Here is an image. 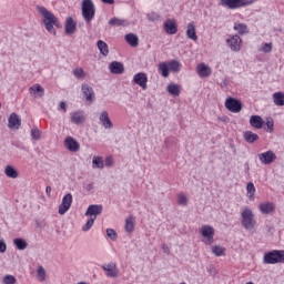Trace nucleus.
<instances>
[{
	"mask_svg": "<svg viewBox=\"0 0 284 284\" xmlns=\"http://www.w3.org/2000/svg\"><path fill=\"white\" fill-rule=\"evenodd\" d=\"M109 26L112 28H128V26H130V21L113 17L109 20Z\"/></svg>",
	"mask_w": 284,
	"mask_h": 284,
	"instance_id": "f3484780",
	"label": "nucleus"
},
{
	"mask_svg": "<svg viewBox=\"0 0 284 284\" xmlns=\"http://www.w3.org/2000/svg\"><path fill=\"white\" fill-rule=\"evenodd\" d=\"M106 236H109L111 241H116V239H119V234H116L114 229H106Z\"/></svg>",
	"mask_w": 284,
	"mask_h": 284,
	"instance_id": "49530a36",
	"label": "nucleus"
},
{
	"mask_svg": "<svg viewBox=\"0 0 284 284\" xmlns=\"http://www.w3.org/2000/svg\"><path fill=\"white\" fill-rule=\"evenodd\" d=\"M275 257L277 263H284V250H275Z\"/></svg>",
	"mask_w": 284,
	"mask_h": 284,
	"instance_id": "3c124183",
	"label": "nucleus"
},
{
	"mask_svg": "<svg viewBox=\"0 0 284 284\" xmlns=\"http://www.w3.org/2000/svg\"><path fill=\"white\" fill-rule=\"evenodd\" d=\"M186 37L191 39V41H199V36H196V24L194 22H190L186 26Z\"/></svg>",
	"mask_w": 284,
	"mask_h": 284,
	"instance_id": "412c9836",
	"label": "nucleus"
},
{
	"mask_svg": "<svg viewBox=\"0 0 284 284\" xmlns=\"http://www.w3.org/2000/svg\"><path fill=\"white\" fill-rule=\"evenodd\" d=\"M51 192H52V187L51 186H47L45 187V193L48 194V196H50Z\"/></svg>",
	"mask_w": 284,
	"mask_h": 284,
	"instance_id": "052dcab7",
	"label": "nucleus"
},
{
	"mask_svg": "<svg viewBox=\"0 0 284 284\" xmlns=\"http://www.w3.org/2000/svg\"><path fill=\"white\" fill-rule=\"evenodd\" d=\"M241 224L244 230L247 232H251V230H254L256 227V220L254 219V212L250 207H245L241 212Z\"/></svg>",
	"mask_w": 284,
	"mask_h": 284,
	"instance_id": "f03ea898",
	"label": "nucleus"
},
{
	"mask_svg": "<svg viewBox=\"0 0 284 284\" xmlns=\"http://www.w3.org/2000/svg\"><path fill=\"white\" fill-rule=\"evenodd\" d=\"M242 43H243V40H241V37L239 34L229 37L226 39V45H229L232 52H241Z\"/></svg>",
	"mask_w": 284,
	"mask_h": 284,
	"instance_id": "423d86ee",
	"label": "nucleus"
},
{
	"mask_svg": "<svg viewBox=\"0 0 284 284\" xmlns=\"http://www.w3.org/2000/svg\"><path fill=\"white\" fill-rule=\"evenodd\" d=\"M8 121V128H16V130H19V128H21V118H19L17 113H11Z\"/></svg>",
	"mask_w": 284,
	"mask_h": 284,
	"instance_id": "5701e85b",
	"label": "nucleus"
},
{
	"mask_svg": "<svg viewBox=\"0 0 284 284\" xmlns=\"http://www.w3.org/2000/svg\"><path fill=\"white\" fill-rule=\"evenodd\" d=\"M92 163L93 168H98L99 170H103V168L105 166L103 164V158L101 156H93Z\"/></svg>",
	"mask_w": 284,
	"mask_h": 284,
	"instance_id": "4c0bfd02",
	"label": "nucleus"
},
{
	"mask_svg": "<svg viewBox=\"0 0 284 284\" xmlns=\"http://www.w3.org/2000/svg\"><path fill=\"white\" fill-rule=\"evenodd\" d=\"M94 221H97V217H90L85 225L82 226V232H90V230H92V225H94Z\"/></svg>",
	"mask_w": 284,
	"mask_h": 284,
	"instance_id": "a19ab883",
	"label": "nucleus"
},
{
	"mask_svg": "<svg viewBox=\"0 0 284 284\" xmlns=\"http://www.w3.org/2000/svg\"><path fill=\"white\" fill-rule=\"evenodd\" d=\"M226 110H229V112H233L234 114H239V112H241V110H243V102H241V100L229 97L225 100L224 103Z\"/></svg>",
	"mask_w": 284,
	"mask_h": 284,
	"instance_id": "39448f33",
	"label": "nucleus"
},
{
	"mask_svg": "<svg viewBox=\"0 0 284 284\" xmlns=\"http://www.w3.org/2000/svg\"><path fill=\"white\" fill-rule=\"evenodd\" d=\"M134 227H136V223L134 221V217L132 215H130L125 220L124 230H125V232H129V234H132V232H134Z\"/></svg>",
	"mask_w": 284,
	"mask_h": 284,
	"instance_id": "c85d7f7f",
	"label": "nucleus"
},
{
	"mask_svg": "<svg viewBox=\"0 0 284 284\" xmlns=\"http://www.w3.org/2000/svg\"><path fill=\"white\" fill-rule=\"evenodd\" d=\"M256 0H222L221 6L229 8V10H239L245 6H252Z\"/></svg>",
	"mask_w": 284,
	"mask_h": 284,
	"instance_id": "20e7f679",
	"label": "nucleus"
},
{
	"mask_svg": "<svg viewBox=\"0 0 284 284\" xmlns=\"http://www.w3.org/2000/svg\"><path fill=\"white\" fill-rule=\"evenodd\" d=\"M47 276H48V274L45 273V268H43V266H39V268H38V281L40 283H43V281H45Z\"/></svg>",
	"mask_w": 284,
	"mask_h": 284,
	"instance_id": "79ce46f5",
	"label": "nucleus"
},
{
	"mask_svg": "<svg viewBox=\"0 0 284 284\" xmlns=\"http://www.w3.org/2000/svg\"><path fill=\"white\" fill-rule=\"evenodd\" d=\"M246 192H247L248 199H252L254 196V194L256 193V187L254 186V182L247 183Z\"/></svg>",
	"mask_w": 284,
	"mask_h": 284,
	"instance_id": "58836bf2",
	"label": "nucleus"
},
{
	"mask_svg": "<svg viewBox=\"0 0 284 284\" xmlns=\"http://www.w3.org/2000/svg\"><path fill=\"white\" fill-rule=\"evenodd\" d=\"M197 74L202 79H205L212 74V68L207 67L205 63H200L197 65Z\"/></svg>",
	"mask_w": 284,
	"mask_h": 284,
	"instance_id": "4be33fe9",
	"label": "nucleus"
},
{
	"mask_svg": "<svg viewBox=\"0 0 284 284\" xmlns=\"http://www.w3.org/2000/svg\"><path fill=\"white\" fill-rule=\"evenodd\" d=\"M212 253H213L215 256H225V247L215 245V246H213V248H212Z\"/></svg>",
	"mask_w": 284,
	"mask_h": 284,
	"instance_id": "ea45409f",
	"label": "nucleus"
},
{
	"mask_svg": "<svg viewBox=\"0 0 284 284\" xmlns=\"http://www.w3.org/2000/svg\"><path fill=\"white\" fill-rule=\"evenodd\" d=\"M135 85H140L142 90H148V74L139 72L133 77Z\"/></svg>",
	"mask_w": 284,
	"mask_h": 284,
	"instance_id": "ddd939ff",
	"label": "nucleus"
},
{
	"mask_svg": "<svg viewBox=\"0 0 284 284\" xmlns=\"http://www.w3.org/2000/svg\"><path fill=\"white\" fill-rule=\"evenodd\" d=\"M73 77L75 79H85V71L82 68H77L73 70Z\"/></svg>",
	"mask_w": 284,
	"mask_h": 284,
	"instance_id": "c03bdc74",
	"label": "nucleus"
},
{
	"mask_svg": "<svg viewBox=\"0 0 284 284\" xmlns=\"http://www.w3.org/2000/svg\"><path fill=\"white\" fill-rule=\"evenodd\" d=\"M13 244L16 245L17 250H20V251H23L28 247V242L23 240V237L14 239Z\"/></svg>",
	"mask_w": 284,
	"mask_h": 284,
	"instance_id": "f704fd0d",
	"label": "nucleus"
},
{
	"mask_svg": "<svg viewBox=\"0 0 284 284\" xmlns=\"http://www.w3.org/2000/svg\"><path fill=\"white\" fill-rule=\"evenodd\" d=\"M97 47L102 57H108L110 54V48L108 47V43H105V41L99 40Z\"/></svg>",
	"mask_w": 284,
	"mask_h": 284,
	"instance_id": "cd10ccee",
	"label": "nucleus"
},
{
	"mask_svg": "<svg viewBox=\"0 0 284 284\" xmlns=\"http://www.w3.org/2000/svg\"><path fill=\"white\" fill-rule=\"evenodd\" d=\"M146 18L148 21H159L160 16L156 12H151L146 16Z\"/></svg>",
	"mask_w": 284,
	"mask_h": 284,
	"instance_id": "864d4df0",
	"label": "nucleus"
},
{
	"mask_svg": "<svg viewBox=\"0 0 284 284\" xmlns=\"http://www.w3.org/2000/svg\"><path fill=\"white\" fill-rule=\"evenodd\" d=\"M178 203L185 207V205H187V196H185L184 194H179Z\"/></svg>",
	"mask_w": 284,
	"mask_h": 284,
	"instance_id": "603ef678",
	"label": "nucleus"
},
{
	"mask_svg": "<svg viewBox=\"0 0 284 284\" xmlns=\"http://www.w3.org/2000/svg\"><path fill=\"white\" fill-rule=\"evenodd\" d=\"M72 207V193H68L63 196L61 204L59 205L58 213L63 215L68 210Z\"/></svg>",
	"mask_w": 284,
	"mask_h": 284,
	"instance_id": "0eeeda50",
	"label": "nucleus"
},
{
	"mask_svg": "<svg viewBox=\"0 0 284 284\" xmlns=\"http://www.w3.org/2000/svg\"><path fill=\"white\" fill-rule=\"evenodd\" d=\"M169 65V70L171 72H181V62L176 61V60H171L169 62H166Z\"/></svg>",
	"mask_w": 284,
	"mask_h": 284,
	"instance_id": "c9c22d12",
	"label": "nucleus"
},
{
	"mask_svg": "<svg viewBox=\"0 0 284 284\" xmlns=\"http://www.w3.org/2000/svg\"><path fill=\"white\" fill-rule=\"evenodd\" d=\"M101 214H103V205L101 204H91L85 211V216H91L92 219H97Z\"/></svg>",
	"mask_w": 284,
	"mask_h": 284,
	"instance_id": "9d476101",
	"label": "nucleus"
},
{
	"mask_svg": "<svg viewBox=\"0 0 284 284\" xmlns=\"http://www.w3.org/2000/svg\"><path fill=\"white\" fill-rule=\"evenodd\" d=\"M99 120L101 121L105 130H112V128H114V123H112V120H110V115L108 114V111H102Z\"/></svg>",
	"mask_w": 284,
	"mask_h": 284,
	"instance_id": "a211bd4d",
	"label": "nucleus"
},
{
	"mask_svg": "<svg viewBox=\"0 0 284 284\" xmlns=\"http://www.w3.org/2000/svg\"><path fill=\"white\" fill-rule=\"evenodd\" d=\"M85 190L87 192H92V190H94V184L92 183L87 184Z\"/></svg>",
	"mask_w": 284,
	"mask_h": 284,
	"instance_id": "13d9d810",
	"label": "nucleus"
},
{
	"mask_svg": "<svg viewBox=\"0 0 284 284\" xmlns=\"http://www.w3.org/2000/svg\"><path fill=\"white\" fill-rule=\"evenodd\" d=\"M273 103H275L278 108H283L284 93L281 91L273 93Z\"/></svg>",
	"mask_w": 284,
	"mask_h": 284,
	"instance_id": "473e14b6",
	"label": "nucleus"
},
{
	"mask_svg": "<svg viewBox=\"0 0 284 284\" xmlns=\"http://www.w3.org/2000/svg\"><path fill=\"white\" fill-rule=\"evenodd\" d=\"M258 210L261 214H274V210H276V207L274 206V203L266 202L260 204Z\"/></svg>",
	"mask_w": 284,
	"mask_h": 284,
	"instance_id": "b1692460",
	"label": "nucleus"
},
{
	"mask_svg": "<svg viewBox=\"0 0 284 284\" xmlns=\"http://www.w3.org/2000/svg\"><path fill=\"white\" fill-rule=\"evenodd\" d=\"M200 232L203 239H206L210 243L214 241V227L210 225H203Z\"/></svg>",
	"mask_w": 284,
	"mask_h": 284,
	"instance_id": "dca6fc26",
	"label": "nucleus"
},
{
	"mask_svg": "<svg viewBox=\"0 0 284 284\" xmlns=\"http://www.w3.org/2000/svg\"><path fill=\"white\" fill-rule=\"evenodd\" d=\"M0 108H1V102H0Z\"/></svg>",
	"mask_w": 284,
	"mask_h": 284,
	"instance_id": "0e129e2a",
	"label": "nucleus"
},
{
	"mask_svg": "<svg viewBox=\"0 0 284 284\" xmlns=\"http://www.w3.org/2000/svg\"><path fill=\"white\" fill-rule=\"evenodd\" d=\"M31 138L33 139V141H39L41 139V131L38 128L32 129Z\"/></svg>",
	"mask_w": 284,
	"mask_h": 284,
	"instance_id": "8fccbe9b",
	"label": "nucleus"
},
{
	"mask_svg": "<svg viewBox=\"0 0 284 284\" xmlns=\"http://www.w3.org/2000/svg\"><path fill=\"white\" fill-rule=\"evenodd\" d=\"M109 70L111 72V74H123V72H125V67L123 65L122 62L112 61L109 64Z\"/></svg>",
	"mask_w": 284,
	"mask_h": 284,
	"instance_id": "2eb2a0df",
	"label": "nucleus"
},
{
	"mask_svg": "<svg viewBox=\"0 0 284 284\" xmlns=\"http://www.w3.org/2000/svg\"><path fill=\"white\" fill-rule=\"evenodd\" d=\"M265 125H266V132H270V133L274 132V119L267 118Z\"/></svg>",
	"mask_w": 284,
	"mask_h": 284,
	"instance_id": "a18cd8bd",
	"label": "nucleus"
},
{
	"mask_svg": "<svg viewBox=\"0 0 284 284\" xmlns=\"http://www.w3.org/2000/svg\"><path fill=\"white\" fill-rule=\"evenodd\" d=\"M30 92L37 94V92H40V97H43V92H44V89L43 87H41V84H33L32 87H30Z\"/></svg>",
	"mask_w": 284,
	"mask_h": 284,
	"instance_id": "37998d69",
	"label": "nucleus"
},
{
	"mask_svg": "<svg viewBox=\"0 0 284 284\" xmlns=\"http://www.w3.org/2000/svg\"><path fill=\"white\" fill-rule=\"evenodd\" d=\"M264 121L263 118H261V115H252L250 118V125L252 128H255L256 130H261L264 125Z\"/></svg>",
	"mask_w": 284,
	"mask_h": 284,
	"instance_id": "393cba45",
	"label": "nucleus"
},
{
	"mask_svg": "<svg viewBox=\"0 0 284 284\" xmlns=\"http://www.w3.org/2000/svg\"><path fill=\"white\" fill-rule=\"evenodd\" d=\"M97 14V7H94V2L92 0H83L82 1V17L85 23H92V19Z\"/></svg>",
	"mask_w": 284,
	"mask_h": 284,
	"instance_id": "7ed1b4c3",
	"label": "nucleus"
},
{
	"mask_svg": "<svg viewBox=\"0 0 284 284\" xmlns=\"http://www.w3.org/2000/svg\"><path fill=\"white\" fill-rule=\"evenodd\" d=\"M60 110H63L65 112L68 110V104L65 102H60Z\"/></svg>",
	"mask_w": 284,
	"mask_h": 284,
	"instance_id": "4d7b16f0",
	"label": "nucleus"
},
{
	"mask_svg": "<svg viewBox=\"0 0 284 284\" xmlns=\"http://www.w3.org/2000/svg\"><path fill=\"white\" fill-rule=\"evenodd\" d=\"M102 3H106L108 6H114V0H101Z\"/></svg>",
	"mask_w": 284,
	"mask_h": 284,
	"instance_id": "bf43d9fd",
	"label": "nucleus"
},
{
	"mask_svg": "<svg viewBox=\"0 0 284 284\" xmlns=\"http://www.w3.org/2000/svg\"><path fill=\"white\" fill-rule=\"evenodd\" d=\"M257 156L261 163H263L264 165H270L271 163H274V161H276V153H274V151L272 150L260 153Z\"/></svg>",
	"mask_w": 284,
	"mask_h": 284,
	"instance_id": "6e6552de",
	"label": "nucleus"
},
{
	"mask_svg": "<svg viewBox=\"0 0 284 284\" xmlns=\"http://www.w3.org/2000/svg\"><path fill=\"white\" fill-rule=\"evenodd\" d=\"M71 121L75 125H81L83 121H85V116L83 115V111H75L71 114Z\"/></svg>",
	"mask_w": 284,
	"mask_h": 284,
	"instance_id": "bb28decb",
	"label": "nucleus"
},
{
	"mask_svg": "<svg viewBox=\"0 0 284 284\" xmlns=\"http://www.w3.org/2000/svg\"><path fill=\"white\" fill-rule=\"evenodd\" d=\"M158 70L164 79H168V77H170V67L168 62H161L158 67Z\"/></svg>",
	"mask_w": 284,
	"mask_h": 284,
	"instance_id": "2f4dec72",
	"label": "nucleus"
},
{
	"mask_svg": "<svg viewBox=\"0 0 284 284\" xmlns=\"http://www.w3.org/2000/svg\"><path fill=\"white\" fill-rule=\"evenodd\" d=\"M268 232H272V227L268 226Z\"/></svg>",
	"mask_w": 284,
	"mask_h": 284,
	"instance_id": "e2e57ef3",
	"label": "nucleus"
},
{
	"mask_svg": "<svg viewBox=\"0 0 284 284\" xmlns=\"http://www.w3.org/2000/svg\"><path fill=\"white\" fill-rule=\"evenodd\" d=\"M264 265H276L278 262L276 260V252L275 250L266 252L263 256Z\"/></svg>",
	"mask_w": 284,
	"mask_h": 284,
	"instance_id": "6ab92c4d",
	"label": "nucleus"
},
{
	"mask_svg": "<svg viewBox=\"0 0 284 284\" xmlns=\"http://www.w3.org/2000/svg\"><path fill=\"white\" fill-rule=\"evenodd\" d=\"M81 90L85 101L88 103H94V89H92L88 83H82Z\"/></svg>",
	"mask_w": 284,
	"mask_h": 284,
	"instance_id": "f8f14e48",
	"label": "nucleus"
},
{
	"mask_svg": "<svg viewBox=\"0 0 284 284\" xmlns=\"http://www.w3.org/2000/svg\"><path fill=\"white\" fill-rule=\"evenodd\" d=\"M166 92H169L171 97H179V94H181V87L179 84L170 83L166 87Z\"/></svg>",
	"mask_w": 284,
	"mask_h": 284,
	"instance_id": "c756f323",
	"label": "nucleus"
},
{
	"mask_svg": "<svg viewBox=\"0 0 284 284\" xmlns=\"http://www.w3.org/2000/svg\"><path fill=\"white\" fill-rule=\"evenodd\" d=\"M163 28L166 34H176L179 32V26L176 24V21H174L173 19H168L164 22Z\"/></svg>",
	"mask_w": 284,
	"mask_h": 284,
	"instance_id": "4468645a",
	"label": "nucleus"
},
{
	"mask_svg": "<svg viewBox=\"0 0 284 284\" xmlns=\"http://www.w3.org/2000/svg\"><path fill=\"white\" fill-rule=\"evenodd\" d=\"M37 10L43 17L42 23L45 30L50 32V34L57 36V30H54V27L59 30L63 28V24L61 21H59V18H57L52 11L47 10L45 7L38 6Z\"/></svg>",
	"mask_w": 284,
	"mask_h": 284,
	"instance_id": "f257e3e1",
	"label": "nucleus"
},
{
	"mask_svg": "<svg viewBox=\"0 0 284 284\" xmlns=\"http://www.w3.org/2000/svg\"><path fill=\"white\" fill-rule=\"evenodd\" d=\"M244 141L246 143H255V141H258V134L252 132V131H245L243 133Z\"/></svg>",
	"mask_w": 284,
	"mask_h": 284,
	"instance_id": "7c9ffc66",
	"label": "nucleus"
},
{
	"mask_svg": "<svg viewBox=\"0 0 284 284\" xmlns=\"http://www.w3.org/2000/svg\"><path fill=\"white\" fill-rule=\"evenodd\" d=\"M163 250H164L165 254H170V247L163 246Z\"/></svg>",
	"mask_w": 284,
	"mask_h": 284,
	"instance_id": "680f3d73",
	"label": "nucleus"
},
{
	"mask_svg": "<svg viewBox=\"0 0 284 284\" xmlns=\"http://www.w3.org/2000/svg\"><path fill=\"white\" fill-rule=\"evenodd\" d=\"M3 284H14L17 283V277L14 275H6L2 280Z\"/></svg>",
	"mask_w": 284,
	"mask_h": 284,
	"instance_id": "09e8293b",
	"label": "nucleus"
},
{
	"mask_svg": "<svg viewBox=\"0 0 284 284\" xmlns=\"http://www.w3.org/2000/svg\"><path fill=\"white\" fill-rule=\"evenodd\" d=\"M6 250H8V245L6 244V241L0 240V254L6 253Z\"/></svg>",
	"mask_w": 284,
	"mask_h": 284,
	"instance_id": "6e6d98bb",
	"label": "nucleus"
},
{
	"mask_svg": "<svg viewBox=\"0 0 284 284\" xmlns=\"http://www.w3.org/2000/svg\"><path fill=\"white\" fill-rule=\"evenodd\" d=\"M65 34H74L77 32V22L72 17L67 18L64 24Z\"/></svg>",
	"mask_w": 284,
	"mask_h": 284,
	"instance_id": "aec40b11",
	"label": "nucleus"
},
{
	"mask_svg": "<svg viewBox=\"0 0 284 284\" xmlns=\"http://www.w3.org/2000/svg\"><path fill=\"white\" fill-rule=\"evenodd\" d=\"M4 174H6V176H8V179H18V176H19V172L12 165L6 166Z\"/></svg>",
	"mask_w": 284,
	"mask_h": 284,
	"instance_id": "72a5a7b5",
	"label": "nucleus"
},
{
	"mask_svg": "<svg viewBox=\"0 0 284 284\" xmlns=\"http://www.w3.org/2000/svg\"><path fill=\"white\" fill-rule=\"evenodd\" d=\"M126 43L131 45V48H138L139 47V36L134 33H128L124 37Z\"/></svg>",
	"mask_w": 284,
	"mask_h": 284,
	"instance_id": "a878e982",
	"label": "nucleus"
},
{
	"mask_svg": "<svg viewBox=\"0 0 284 284\" xmlns=\"http://www.w3.org/2000/svg\"><path fill=\"white\" fill-rule=\"evenodd\" d=\"M234 30H236V32H239V34H247V32H250L247 30V24L245 23H235L234 24Z\"/></svg>",
	"mask_w": 284,
	"mask_h": 284,
	"instance_id": "e433bc0d",
	"label": "nucleus"
},
{
	"mask_svg": "<svg viewBox=\"0 0 284 284\" xmlns=\"http://www.w3.org/2000/svg\"><path fill=\"white\" fill-rule=\"evenodd\" d=\"M64 148L69 150V152H79L81 144H79V141L74 140V138L67 136L64 139Z\"/></svg>",
	"mask_w": 284,
	"mask_h": 284,
	"instance_id": "9b49d317",
	"label": "nucleus"
},
{
	"mask_svg": "<svg viewBox=\"0 0 284 284\" xmlns=\"http://www.w3.org/2000/svg\"><path fill=\"white\" fill-rule=\"evenodd\" d=\"M102 270L106 272L109 278H119V270L116 268V263L111 262L109 264H103Z\"/></svg>",
	"mask_w": 284,
	"mask_h": 284,
	"instance_id": "1a4fd4ad",
	"label": "nucleus"
},
{
	"mask_svg": "<svg viewBox=\"0 0 284 284\" xmlns=\"http://www.w3.org/2000/svg\"><path fill=\"white\" fill-rule=\"evenodd\" d=\"M272 50H273L272 42L262 44L261 52H265V54H270V52H272Z\"/></svg>",
	"mask_w": 284,
	"mask_h": 284,
	"instance_id": "de8ad7c7",
	"label": "nucleus"
},
{
	"mask_svg": "<svg viewBox=\"0 0 284 284\" xmlns=\"http://www.w3.org/2000/svg\"><path fill=\"white\" fill-rule=\"evenodd\" d=\"M104 165L105 168H112V165H114V160L112 159V156L105 158Z\"/></svg>",
	"mask_w": 284,
	"mask_h": 284,
	"instance_id": "5fc2aeb1",
	"label": "nucleus"
}]
</instances>
